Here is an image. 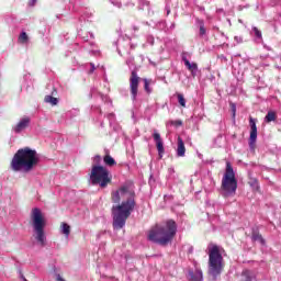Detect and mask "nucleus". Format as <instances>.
<instances>
[{
  "label": "nucleus",
  "mask_w": 281,
  "mask_h": 281,
  "mask_svg": "<svg viewBox=\"0 0 281 281\" xmlns=\"http://www.w3.org/2000/svg\"><path fill=\"white\" fill-rule=\"evenodd\" d=\"M121 196H128L126 201L112 207L113 228L122 229L126 225V221L135 210V192L128 191V187H121L119 191L112 192L113 203H120Z\"/></svg>",
  "instance_id": "f257e3e1"
},
{
  "label": "nucleus",
  "mask_w": 281,
  "mask_h": 281,
  "mask_svg": "<svg viewBox=\"0 0 281 281\" xmlns=\"http://www.w3.org/2000/svg\"><path fill=\"white\" fill-rule=\"evenodd\" d=\"M38 153L30 147L20 148L13 156L10 167L13 172H32L38 166Z\"/></svg>",
  "instance_id": "f03ea898"
},
{
  "label": "nucleus",
  "mask_w": 281,
  "mask_h": 281,
  "mask_svg": "<svg viewBox=\"0 0 281 281\" xmlns=\"http://www.w3.org/2000/svg\"><path fill=\"white\" fill-rule=\"evenodd\" d=\"M177 236V222L168 220L164 224H156L148 231L147 240L166 247Z\"/></svg>",
  "instance_id": "7ed1b4c3"
},
{
  "label": "nucleus",
  "mask_w": 281,
  "mask_h": 281,
  "mask_svg": "<svg viewBox=\"0 0 281 281\" xmlns=\"http://www.w3.org/2000/svg\"><path fill=\"white\" fill-rule=\"evenodd\" d=\"M223 269H225V261L221 254V247L213 245L209 248V276L216 280L223 273Z\"/></svg>",
  "instance_id": "20e7f679"
},
{
  "label": "nucleus",
  "mask_w": 281,
  "mask_h": 281,
  "mask_svg": "<svg viewBox=\"0 0 281 281\" xmlns=\"http://www.w3.org/2000/svg\"><path fill=\"white\" fill-rule=\"evenodd\" d=\"M32 226L35 232V239L40 245H45V217L43 212L38 207H34L31 211Z\"/></svg>",
  "instance_id": "39448f33"
},
{
  "label": "nucleus",
  "mask_w": 281,
  "mask_h": 281,
  "mask_svg": "<svg viewBox=\"0 0 281 281\" xmlns=\"http://www.w3.org/2000/svg\"><path fill=\"white\" fill-rule=\"evenodd\" d=\"M238 189V181L236 180V173H234V168L231 162H226V171L222 179V190H224L225 196L229 194H236Z\"/></svg>",
  "instance_id": "423d86ee"
},
{
  "label": "nucleus",
  "mask_w": 281,
  "mask_h": 281,
  "mask_svg": "<svg viewBox=\"0 0 281 281\" xmlns=\"http://www.w3.org/2000/svg\"><path fill=\"white\" fill-rule=\"evenodd\" d=\"M90 181L92 186H101V188H106V169L98 165L92 166Z\"/></svg>",
  "instance_id": "0eeeda50"
},
{
  "label": "nucleus",
  "mask_w": 281,
  "mask_h": 281,
  "mask_svg": "<svg viewBox=\"0 0 281 281\" xmlns=\"http://www.w3.org/2000/svg\"><path fill=\"white\" fill-rule=\"evenodd\" d=\"M139 80H142V78H139L136 70H133L130 76V91L133 101L137 100V93L139 91Z\"/></svg>",
  "instance_id": "6e6552de"
},
{
  "label": "nucleus",
  "mask_w": 281,
  "mask_h": 281,
  "mask_svg": "<svg viewBox=\"0 0 281 281\" xmlns=\"http://www.w3.org/2000/svg\"><path fill=\"white\" fill-rule=\"evenodd\" d=\"M249 125H250V137H249V147L251 150L256 148V139H258V127L256 126V120L250 116L249 119Z\"/></svg>",
  "instance_id": "1a4fd4ad"
},
{
  "label": "nucleus",
  "mask_w": 281,
  "mask_h": 281,
  "mask_svg": "<svg viewBox=\"0 0 281 281\" xmlns=\"http://www.w3.org/2000/svg\"><path fill=\"white\" fill-rule=\"evenodd\" d=\"M154 140L156 142V148L158 150L159 157H162L166 149L164 148V140H161V134L159 132H154L153 134Z\"/></svg>",
  "instance_id": "9d476101"
},
{
  "label": "nucleus",
  "mask_w": 281,
  "mask_h": 281,
  "mask_svg": "<svg viewBox=\"0 0 281 281\" xmlns=\"http://www.w3.org/2000/svg\"><path fill=\"white\" fill-rule=\"evenodd\" d=\"M27 126H30V117L25 116L13 127V131L14 133H21L25 131Z\"/></svg>",
  "instance_id": "9b49d317"
},
{
  "label": "nucleus",
  "mask_w": 281,
  "mask_h": 281,
  "mask_svg": "<svg viewBox=\"0 0 281 281\" xmlns=\"http://www.w3.org/2000/svg\"><path fill=\"white\" fill-rule=\"evenodd\" d=\"M177 155L178 157H186V143H183V138H181V136L178 137Z\"/></svg>",
  "instance_id": "f8f14e48"
},
{
  "label": "nucleus",
  "mask_w": 281,
  "mask_h": 281,
  "mask_svg": "<svg viewBox=\"0 0 281 281\" xmlns=\"http://www.w3.org/2000/svg\"><path fill=\"white\" fill-rule=\"evenodd\" d=\"M186 67L188 68L189 71H191V74H196V71H199V65H196V63H190V60H188V58L183 57L182 58Z\"/></svg>",
  "instance_id": "ddd939ff"
},
{
  "label": "nucleus",
  "mask_w": 281,
  "mask_h": 281,
  "mask_svg": "<svg viewBox=\"0 0 281 281\" xmlns=\"http://www.w3.org/2000/svg\"><path fill=\"white\" fill-rule=\"evenodd\" d=\"M189 276L191 281H203V271L201 269H195V271H190Z\"/></svg>",
  "instance_id": "4468645a"
},
{
  "label": "nucleus",
  "mask_w": 281,
  "mask_h": 281,
  "mask_svg": "<svg viewBox=\"0 0 281 281\" xmlns=\"http://www.w3.org/2000/svg\"><path fill=\"white\" fill-rule=\"evenodd\" d=\"M240 281H256V276L250 270H244L241 272Z\"/></svg>",
  "instance_id": "2eb2a0df"
},
{
  "label": "nucleus",
  "mask_w": 281,
  "mask_h": 281,
  "mask_svg": "<svg viewBox=\"0 0 281 281\" xmlns=\"http://www.w3.org/2000/svg\"><path fill=\"white\" fill-rule=\"evenodd\" d=\"M278 120V114L276 111H268L267 115L265 116V122L270 124V122H276Z\"/></svg>",
  "instance_id": "dca6fc26"
},
{
  "label": "nucleus",
  "mask_w": 281,
  "mask_h": 281,
  "mask_svg": "<svg viewBox=\"0 0 281 281\" xmlns=\"http://www.w3.org/2000/svg\"><path fill=\"white\" fill-rule=\"evenodd\" d=\"M251 239L255 243H260L261 245H265V238H262V235L258 231L252 232Z\"/></svg>",
  "instance_id": "f3484780"
},
{
  "label": "nucleus",
  "mask_w": 281,
  "mask_h": 281,
  "mask_svg": "<svg viewBox=\"0 0 281 281\" xmlns=\"http://www.w3.org/2000/svg\"><path fill=\"white\" fill-rule=\"evenodd\" d=\"M44 101L47 103V104H52L53 106H56V104H58V99L53 97V95H46L44 98Z\"/></svg>",
  "instance_id": "a211bd4d"
},
{
  "label": "nucleus",
  "mask_w": 281,
  "mask_h": 281,
  "mask_svg": "<svg viewBox=\"0 0 281 281\" xmlns=\"http://www.w3.org/2000/svg\"><path fill=\"white\" fill-rule=\"evenodd\" d=\"M61 234H65V236L68 237L69 234H71V226L67 223H61Z\"/></svg>",
  "instance_id": "6ab92c4d"
},
{
  "label": "nucleus",
  "mask_w": 281,
  "mask_h": 281,
  "mask_svg": "<svg viewBox=\"0 0 281 281\" xmlns=\"http://www.w3.org/2000/svg\"><path fill=\"white\" fill-rule=\"evenodd\" d=\"M106 166L113 168V166H117V161L111 155H106Z\"/></svg>",
  "instance_id": "aec40b11"
},
{
  "label": "nucleus",
  "mask_w": 281,
  "mask_h": 281,
  "mask_svg": "<svg viewBox=\"0 0 281 281\" xmlns=\"http://www.w3.org/2000/svg\"><path fill=\"white\" fill-rule=\"evenodd\" d=\"M176 95L178 98V102H179L180 106L186 109V97H183L182 93H177Z\"/></svg>",
  "instance_id": "412c9836"
},
{
  "label": "nucleus",
  "mask_w": 281,
  "mask_h": 281,
  "mask_svg": "<svg viewBox=\"0 0 281 281\" xmlns=\"http://www.w3.org/2000/svg\"><path fill=\"white\" fill-rule=\"evenodd\" d=\"M27 33H25V32H22L21 34H20V36H19V41H20V43H27Z\"/></svg>",
  "instance_id": "4be33fe9"
},
{
  "label": "nucleus",
  "mask_w": 281,
  "mask_h": 281,
  "mask_svg": "<svg viewBox=\"0 0 281 281\" xmlns=\"http://www.w3.org/2000/svg\"><path fill=\"white\" fill-rule=\"evenodd\" d=\"M252 31L255 32V36L257 38H262V32H260V30H258V27H252Z\"/></svg>",
  "instance_id": "5701e85b"
},
{
  "label": "nucleus",
  "mask_w": 281,
  "mask_h": 281,
  "mask_svg": "<svg viewBox=\"0 0 281 281\" xmlns=\"http://www.w3.org/2000/svg\"><path fill=\"white\" fill-rule=\"evenodd\" d=\"M231 111L233 113V117H236V103H229Z\"/></svg>",
  "instance_id": "b1692460"
},
{
  "label": "nucleus",
  "mask_w": 281,
  "mask_h": 281,
  "mask_svg": "<svg viewBox=\"0 0 281 281\" xmlns=\"http://www.w3.org/2000/svg\"><path fill=\"white\" fill-rule=\"evenodd\" d=\"M145 82V91L147 93H150V83L148 82V79H144Z\"/></svg>",
  "instance_id": "393cba45"
},
{
  "label": "nucleus",
  "mask_w": 281,
  "mask_h": 281,
  "mask_svg": "<svg viewBox=\"0 0 281 281\" xmlns=\"http://www.w3.org/2000/svg\"><path fill=\"white\" fill-rule=\"evenodd\" d=\"M172 126H183V121L177 120V121H171Z\"/></svg>",
  "instance_id": "a878e982"
},
{
  "label": "nucleus",
  "mask_w": 281,
  "mask_h": 281,
  "mask_svg": "<svg viewBox=\"0 0 281 281\" xmlns=\"http://www.w3.org/2000/svg\"><path fill=\"white\" fill-rule=\"evenodd\" d=\"M111 179H113V176L106 171V183H111Z\"/></svg>",
  "instance_id": "bb28decb"
},
{
  "label": "nucleus",
  "mask_w": 281,
  "mask_h": 281,
  "mask_svg": "<svg viewBox=\"0 0 281 281\" xmlns=\"http://www.w3.org/2000/svg\"><path fill=\"white\" fill-rule=\"evenodd\" d=\"M200 34L201 36L205 35V26L203 25L200 26Z\"/></svg>",
  "instance_id": "cd10ccee"
},
{
  "label": "nucleus",
  "mask_w": 281,
  "mask_h": 281,
  "mask_svg": "<svg viewBox=\"0 0 281 281\" xmlns=\"http://www.w3.org/2000/svg\"><path fill=\"white\" fill-rule=\"evenodd\" d=\"M100 156H95L94 157V159H93V161H94V164L98 166V164H100Z\"/></svg>",
  "instance_id": "c85d7f7f"
},
{
  "label": "nucleus",
  "mask_w": 281,
  "mask_h": 281,
  "mask_svg": "<svg viewBox=\"0 0 281 281\" xmlns=\"http://www.w3.org/2000/svg\"><path fill=\"white\" fill-rule=\"evenodd\" d=\"M90 65H91V69L89 71V74H93V71H95V65H93V64H90Z\"/></svg>",
  "instance_id": "c756f323"
},
{
  "label": "nucleus",
  "mask_w": 281,
  "mask_h": 281,
  "mask_svg": "<svg viewBox=\"0 0 281 281\" xmlns=\"http://www.w3.org/2000/svg\"><path fill=\"white\" fill-rule=\"evenodd\" d=\"M30 5H36V0H30Z\"/></svg>",
  "instance_id": "7c9ffc66"
},
{
  "label": "nucleus",
  "mask_w": 281,
  "mask_h": 281,
  "mask_svg": "<svg viewBox=\"0 0 281 281\" xmlns=\"http://www.w3.org/2000/svg\"><path fill=\"white\" fill-rule=\"evenodd\" d=\"M103 161L106 164V155L103 156Z\"/></svg>",
  "instance_id": "2f4dec72"
},
{
  "label": "nucleus",
  "mask_w": 281,
  "mask_h": 281,
  "mask_svg": "<svg viewBox=\"0 0 281 281\" xmlns=\"http://www.w3.org/2000/svg\"><path fill=\"white\" fill-rule=\"evenodd\" d=\"M24 281H27V279H24Z\"/></svg>",
  "instance_id": "473e14b6"
},
{
  "label": "nucleus",
  "mask_w": 281,
  "mask_h": 281,
  "mask_svg": "<svg viewBox=\"0 0 281 281\" xmlns=\"http://www.w3.org/2000/svg\"><path fill=\"white\" fill-rule=\"evenodd\" d=\"M134 30H137V27H134Z\"/></svg>",
  "instance_id": "72a5a7b5"
}]
</instances>
